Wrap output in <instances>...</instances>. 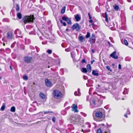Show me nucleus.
I'll use <instances>...</instances> for the list:
<instances>
[{
  "label": "nucleus",
  "instance_id": "nucleus-1",
  "mask_svg": "<svg viewBox=\"0 0 133 133\" xmlns=\"http://www.w3.org/2000/svg\"><path fill=\"white\" fill-rule=\"evenodd\" d=\"M34 19L33 15H30V16H26L24 17L23 20L25 24L29 22H32Z\"/></svg>",
  "mask_w": 133,
  "mask_h": 133
},
{
  "label": "nucleus",
  "instance_id": "nucleus-2",
  "mask_svg": "<svg viewBox=\"0 0 133 133\" xmlns=\"http://www.w3.org/2000/svg\"><path fill=\"white\" fill-rule=\"evenodd\" d=\"M95 116L97 118H95L94 119L97 121L100 122L103 120V118L102 117L103 115L101 112L97 111L95 114Z\"/></svg>",
  "mask_w": 133,
  "mask_h": 133
},
{
  "label": "nucleus",
  "instance_id": "nucleus-3",
  "mask_svg": "<svg viewBox=\"0 0 133 133\" xmlns=\"http://www.w3.org/2000/svg\"><path fill=\"white\" fill-rule=\"evenodd\" d=\"M52 95L54 97L57 99L61 98L62 96V94L60 91L57 90H54Z\"/></svg>",
  "mask_w": 133,
  "mask_h": 133
},
{
  "label": "nucleus",
  "instance_id": "nucleus-4",
  "mask_svg": "<svg viewBox=\"0 0 133 133\" xmlns=\"http://www.w3.org/2000/svg\"><path fill=\"white\" fill-rule=\"evenodd\" d=\"M90 102L91 104L92 103L93 105L96 107H99L101 105L100 101L98 100L96 101L95 99V98L92 99H91Z\"/></svg>",
  "mask_w": 133,
  "mask_h": 133
},
{
  "label": "nucleus",
  "instance_id": "nucleus-5",
  "mask_svg": "<svg viewBox=\"0 0 133 133\" xmlns=\"http://www.w3.org/2000/svg\"><path fill=\"white\" fill-rule=\"evenodd\" d=\"M81 26L77 23L74 24L71 27V29L72 30L75 29L76 31L79 30Z\"/></svg>",
  "mask_w": 133,
  "mask_h": 133
},
{
  "label": "nucleus",
  "instance_id": "nucleus-6",
  "mask_svg": "<svg viewBox=\"0 0 133 133\" xmlns=\"http://www.w3.org/2000/svg\"><path fill=\"white\" fill-rule=\"evenodd\" d=\"M62 19L63 20L66 21L68 24H71V18H69L68 17L64 16L62 17Z\"/></svg>",
  "mask_w": 133,
  "mask_h": 133
},
{
  "label": "nucleus",
  "instance_id": "nucleus-7",
  "mask_svg": "<svg viewBox=\"0 0 133 133\" xmlns=\"http://www.w3.org/2000/svg\"><path fill=\"white\" fill-rule=\"evenodd\" d=\"M90 40L91 44H93L95 43L96 41V37L94 34H92L91 37L90 38Z\"/></svg>",
  "mask_w": 133,
  "mask_h": 133
},
{
  "label": "nucleus",
  "instance_id": "nucleus-8",
  "mask_svg": "<svg viewBox=\"0 0 133 133\" xmlns=\"http://www.w3.org/2000/svg\"><path fill=\"white\" fill-rule=\"evenodd\" d=\"M7 39H11L13 38L12 33L11 31L8 32L7 34Z\"/></svg>",
  "mask_w": 133,
  "mask_h": 133
},
{
  "label": "nucleus",
  "instance_id": "nucleus-9",
  "mask_svg": "<svg viewBox=\"0 0 133 133\" xmlns=\"http://www.w3.org/2000/svg\"><path fill=\"white\" fill-rule=\"evenodd\" d=\"M14 33L16 35V36H18V37H22L21 36H19L21 34V32L20 30L18 29H16L14 32Z\"/></svg>",
  "mask_w": 133,
  "mask_h": 133
},
{
  "label": "nucleus",
  "instance_id": "nucleus-10",
  "mask_svg": "<svg viewBox=\"0 0 133 133\" xmlns=\"http://www.w3.org/2000/svg\"><path fill=\"white\" fill-rule=\"evenodd\" d=\"M32 58L31 57L26 56L24 57V61L26 63H30L32 61Z\"/></svg>",
  "mask_w": 133,
  "mask_h": 133
},
{
  "label": "nucleus",
  "instance_id": "nucleus-11",
  "mask_svg": "<svg viewBox=\"0 0 133 133\" xmlns=\"http://www.w3.org/2000/svg\"><path fill=\"white\" fill-rule=\"evenodd\" d=\"M72 108V110L74 111L75 112H78V111L77 109V105H75V104H73L72 106H71Z\"/></svg>",
  "mask_w": 133,
  "mask_h": 133
},
{
  "label": "nucleus",
  "instance_id": "nucleus-12",
  "mask_svg": "<svg viewBox=\"0 0 133 133\" xmlns=\"http://www.w3.org/2000/svg\"><path fill=\"white\" fill-rule=\"evenodd\" d=\"M45 82L46 85L47 86L50 87L51 86L52 84L51 82L48 79H45Z\"/></svg>",
  "mask_w": 133,
  "mask_h": 133
},
{
  "label": "nucleus",
  "instance_id": "nucleus-13",
  "mask_svg": "<svg viewBox=\"0 0 133 133\" xmlns=\"http://www.w3.org/2000/svg\"><path fill=\"white\" fill-rule=\"evenodd\" d=\"M116 52L115 51H114L110 54V56L112 57V58L115 59H117L118 58V57L117 55H116Z\"/></svg>",
  "mask_w": 133,
  "mask_h": 133
},
{
  "label": "nucleus",
  "instance_id": "nucleus-14",
  "mask_svg": "<svg viewBox=\"0 0 133 133\" xmlns=\"http://www.w3.org/2000/svg\"><path fill=\"white\" fill-rule=\"evenodd\" d=\"M75 18L76 21L78 22L81 19V17L79 16L78 14H76L75 15Z\"/></svg>",
  "mask_w": 133,
  "mask_h": 133
},
{
  "label": "nucleus",
  "instance_id": "nucleus-15",
  "mask_svg": "<svg viewBox=\"0 0 133 133\" xmlns=\"http://www.w3.org/2000/svg\"><path fill=\"white\" fill-rule=\"evenodd\" d=\"M80 90L78 89L77 91H76L74 92V94L76 96H80V95H81V93L80 92Z\"/></svg>",
  "mask_w": 133,
  "mask_h": 133
},
{
  "label": "nucleus",
  "instance_id": "nucleus-16",
  "mask_svg": "<svg viewBox=\"0 0 133 133\" xmlns=\"http://www.w3.org/2000/svg\"><path fill=\"white\" fill-rule=\"evenodd\" d=\"M87 67L88 71L89 72H91V68L90 64H88L87 66Z\"/></svg>",
  "mask_w": 133,
  "mask_h": 133
},
{
  "label": "nucleus",
  "instance_id": "nucleus-17",
  "mask_svg": "<svg viewBox=\"0 0 133 133\" xmlns=\"http://www.w3.org/2000/svg\"><path fill=\"white\" fill-rule=\"evenodd\" d=\"M79 39L81 42H83L84 41V38L82 36H79Z\"/></svg>",
  "mask_w": 133,
  "mask_h": 133
},
{
  "label": "nucleus",
  "instance_id": "nucleus-18",
  "mask_svg": "<svg viewBox=\"0 0 133 133\" xmlns=\"http://www.w3.org/2000/svg\"><path fill=\"white\" fill-rule=\"evenodd\" d=\"M92 74L94 76H97L99 75L98 73L97 72V71L93 70L92 72Z\"/></svg>",
  "mask_w": 133,
  "mask_h": 133
},
{
  "label": "nucleus",
  "instance_id": "nucleus-19",
  "mask_svg": "<svg viewBox=\"0 0 133 133\" xmlns=\"http://www.w3.org/2000/svg\"><path fill=\"white\" fill-rule=\"evenodd\" d=\"M39 96L41 98L43 99H44L45 98V95L42 93H40Z\"/></svg>",
  "mask_w": 133,
  "mask_h": 133
},
{
  "label": "nucleus",
  "instance_id": "nucleus-20",
  "mask_svg": "<svg viewBox=\"0 0 133 133\" xmlns=\"http://www.w3.org/2000/svg\"><path fill=\"white\" fill-rule=\"evenodd\" d=\"M5 104L3 103V104L1 108L0 109V110L1 111H3L5 109Z\"/></svg>",
  "mask_w": 133,
  "mask_h": 133
},
{
  "label": "nucleus",
  "instance_id": "nucleus-21",
  "mask_svg": "<svg viewBox=\"0 0 133 133\" xmlns=\"http://www.w3.org/2000/svg\"><path fill=\"white\" fill-rule=\"evenodd\" d=\"M17 16L19 19H21L22 18L21 14L20 12L18 13L17 14Z\"/></svg>",
  "mask_w": 133,
  "mask_h": 133
},
{
  "label": "nucleus",
  "instance_id": "nucleus-22",
  "mask_svg": "<svg viewBox=\"0 0 133 133\" xmlns=\"http://www.w3.org/2000/svg\"><path fill=\"white\" fill-rule=\"evenodd\" d=\"M10 111L12 112H15V107L14 106L12 107L10 109Z\"/></svg>",
  "mask_w": 133,
  "mask_h": 133
},
{
  "label": "nucleus",
  "instance_id": "nucleus-23",
  "mask_svg": "<svg viewBox=\"0 0 133 133\" xmlns=\"http://www.w3.org/2000/svg\"><path fill=\"white\" fill-rule=\"evenodd\" d=\"M82 71L84 73H86L88 72V71L86 68H82Z\"/></svg>",
  "mask_w": 133,
  "mask_h": 133
},
{
  "label": "nucleus",
  "instance_id": "nucleus-24",
  "mask_svg": "<svg viewBox=\"0 0 133 133\" xmlns=\"http://www.w3.org/2000/svg\"><path fill=\"white\" fill-rule=\"evenodd\" d=\"M128 90L127 89H126V88H125L124 89V91L123 93V94H128Z\"/></svg>",
  "mask_w": 133,
  "mask_h": 133
},
{
  "label": "nucleus",
  "instance_id": "nucleus-25",
  "mask_svg": "<svg viewBox=\"0 0 133 133\" xmlns=\"http://www.w3.org/2000/svg\"><path fill=\"white\" fill-rule=\"evenodd\" d=\"M59 20L60 22L61 23V24H63V26H66V24L65 22H63L62 21L61 19H59Z\"/></svg>",
  "mask_w": 133,
  "mask_h": 133
},
{
  "label": "nucleus",
  "instance_id": "nucleus-26",
  "mask_svg": "<svg viewBox=\"0 0 133 133\" xmlns=\"http://www.w3.org/2000/svg\"><path fill=\"white\" fill-rule=\"evenodd\" d=\"M105 21L107 22L108 23V15L107 14L106 12H105Z\"/></svg>",
  "mask_w": 133,
  "mask_h": 133
},
{
  "label": "nucleus",
  "instance_id": "nucleus-27",
  "mask_svg": "<svg viewBox=\"0 0 133 133\" xmlns=\"http://www.w3.org/2000/svg\"><path fill=\"white\" fill-rule=\"evenodd\" d=\"M114 9L115 10L117 11L118 10L119 8L118 6L116 5H114Z\"/></svg>",
  "mask_w": 133,
  "mask_h": 133
},
{
  "label": "nucleus",
  "instance_id": "nucleus-28",
  "mask_svg": "<svg viewBox=\"0 0 133 133\" xmlns=\"http://www.w3.org/2000/svg\"><path fill=\"white\" fill-rule=\"evenodd\" d=\"M65 7L64 6L62 8V9L61 11V13L62 14H63L65 12Z\"/></svg>",
  "mask_w": 133,
  "mask_h": 133
},
{
  "label": "nucleus",
  "instance_id": "nucleus-29",
  "mask_svg": "<svg viewBox=\"0 0 133 133\" xmlns=\"http://www.w3.org/2000/svg\"><path fill=\"white\" fill-rule=\"evenodd\" d=\"M97 133H103L102 130L101 128H99L97 130Z\"/></svg>",
  "mask_w": 133,
  "mask_h": 133
},
{
  "label": "nucleus",
  "instance_id": "nucleus-30",
  "mask_svg": "<svg viewBox=\"0 0 133 133\" xmlns=\"http://www.w3.org/2000/svg\"><path fill=\"white\" fill-rule=\"evenodd\" d=\"M71 57L73 59V61L75 59V54H72L71 53Z\"/></svg>",
  "mask_w": 133,
  "mask_h": 133
},
{
  "label": "nucleus",
  "instance_id": "nucleus-31",
  "mask_svg": "<svg viewBox=\"0 0 133 133\" xmlns=\"http://www.w3.org/2000/svg\"><path fill=\"white\" fill-rule=\"evenodd\" d=\"M23 78L24 80H27L28 79V76L26 75H24L23 76Z\"/></svg>",
  "mask_w": 133,
  "mask_h": 133
},
{
  "label": "nucleus",
  "instance_id": "nucleus-32",
  "mask_svg": "<svg viewBox=\"0 0 133 133\" xmlns=\"http://www.w3.org/2000/svg\"><path fill=\"white\" fill-rule=\"evenodd\" d=\"M47 52L49 54H51L52 53V51L50 49H48L47 50Z\"/></svg>",
  "mask_w": 133,
  "mask_h": 133
},
{
  "label": "nucleus",
  "instance_id": "nucleus-33",
  "mask_svg": "<svg viewBox=\"0 0 133 133\" xmlns=\"http://www.w3.org/2000/svg\"><path fill=\"white\" fill-rule=\"evenodd\" d=\"M90 33L89 32L87 33V35L85 36V37L87 38H88L90 37Z\"/></svg>",
  "mask_w": 133,
  "mask_h": 133
},
{
  "label": "nucleus",
  "instance_id": "nucleus-34",
  "mask_svg": "<svg viewBox=\"0 0 133 133\" xmlns=\"http://www.w3.org/2000/svg\"><path fill=\"white\" fill-rule=\"evenodd\" d=\"M19 10V8L18 4H17L16 5V10L18 11Z\"/></svg>",
  "mask_w": 133,
  "mask_h": 133
},
{
  "label": "nucleus",
  "instance_id": "nucleus-35",
  "mask_svg": "<svg viewBox=\"0 0 133 133\" xmlns=\"http://www.w3.org/2000/svg\"><path fill=\"white\" fill-rule=\"evenodd\" d=\"M106 68L108 69V70L110 71H112V70L110 69V67L109 66H106Z\"/></svg>",
  "mask_w": 133,
  "mask_h": 133
},
{
  "label": "nucleus",
  "instance_id": "nucleus-36",
  "mask_svg": "<svg viewBox=\"0 0 133 133\" xmlns=\"http://www.w3.org/2000/svg\"><path fill=\"white\" fill-rule=\"evenodd\" d=\"M124 42L125 45H128V43L127 42V40H126L125 39L124 40Z\"/></svg>",
  "mask_w": 133,
  "mask_h": 133
},
{
  "label": "nucleus",
  "instance_id": "nucleus-37",
  "mask_svg": "<svg viewBox=\"0 0 133 133\" xmlns=\"http://www.w3.org/2000/svg\"><path fill=\"white\" fill-rule=\"evenodd\" d=\"M52 121L54 123H55V122L56 118L55 117H53L52 119Z\"/></svg>",
  "mask_w": 133,
  "mask_h": 133
},
{
  "label": "nucleus",
  "instance_id": "nucleus-38",
  "mask_svg": "<svg viewBox=\"0 0 133 133\" xmlns=\"http://www.w3.org/2000/svg\"><path fill=\"white\" fill-rule=\"evenodd\" d=\"M44 112L45 114H48L49 113H53L52 111H44Z\"/></svg>",
  "mask_w": 133,
  "mask_h": 133
},
{
  "label": "nucleus",
  "instance_id": "nucleus-39",
  "mask_svg": "<svg viewBox=\"0 0 133 133\" xmlns=\"http://www.w3.org/2000/svg\"><path fill=\"white\" fill-rule=\"evenodd\" d=\"M21 48V49H23L24 48V46L23 44H21L20 45Z\"/></svg>",
  "mask_w": 133,
  "mask_h": 133
},
{
  "label": "nucleus",
  "instance_id": "nucleus-40",
  "mask_svg": "<svg viewBox=\"0 0 133 133\" xmlns=\"http://www.w3.org/2000/svg\"><path fill=\"white\" fill-rule=\"evenodd\" d=\"M126 114L128 115H129L130 114V112L129 110H127Z\"/></svg>",
  "mask_w": 133,
  "mask_h": 133
},
{
  "label": "nucleus",
  "instance_id": "nucleus-41",
  "mask_svg": "<svg viewBox=\"0 0 133 133\" xmlns=\"http://www.w3.org/2000/svg\"><path fill=\"white\" fill-rule=\"evenodd\" d=\"M105 133H111L110 131L108 129L106 131Z\"/></svg>",
  "mask_w": 133,
  "mask_h": 133
},
{
  "label": "nucleus",
  "instance_id": "nucleus-42",
  "mask_svg": "<svg viewBox=\"0 0 133 133\" xmlns=\"http://www.w3.org/2000/svg\"><path fill=\"white\" fill-rule=\"evenodd\" d=\"M16 42H14L13 44H12L11 45V47L12 48H13L14 47V45L15 44Z\"/></svg>",
  "mask_w": 133,
  "mask_h": 133
},
{
  "label": "nucleus",
  "instance_id": "nucleus-43",
  "mask_svg": "<svg viewBox=\"0 0 133 133\" xmlns=\"http://www.w3.org/2000/svg\"><path fill=\"white\" fill-rule=\"evenodd\" d=\"M82 63H86V61L85 59H83L82 61H81Z\"/></svg>",
  "mask_w": 133,
  "mask_h": 133
},
{
  "label": "nucleus",
  "instance_id": "nucleus-44",
  "mask_svg": "<svg viewBox=\"0 0 133 133\" xmlns=\"http://www.w3.org/2000/svg\"><path fill=\"white\" fill-rule=\"evenodd\" d=\"M27 41H28L29 42L30 40L29 39H25V43L26 44H28V43H27Z\"/></svg>",
  "mask_w": 133,
  "mask_h": 133
},
{
  "label": "nucleus",
  "instance_id": "nucleus-45",
  "mask_svg": "<svg viewBox=\"0 0 133 133\" xmlns=\"http://www.w3.org/2000/svg\"><path fill=\"white\" fill-rule=\"evenodd\" d=\"M107 126L108 127H110L111 126V124H107Z\"/></svg>",
  "mask_w": 133,
  "mask_h": 133
},
{
  "label": "nucleus",
  "instance_id": "nucleus-46",
  "mask_svg": "<svg viewBox=\"0 0 133 133\" xmlns=\"http://www.w3.org/2000/svg\"><path fill=\"white\" fill-rule=\"evenodd\" d=\"M88 15H89V18L90 19H91V16L90 15V14L89 13H88Z\"/></svg>",
  "mask_w": 133,
  "mask_h": 133
},
{
  "label": "nucleus",
  "instance_id": "nucleus-47",
  "mask_svg": "<svg viewBox=\"0 0 133 133\" xmlns=\"http://www.w3.org/2000/svg\"><path fill=\"white\" fill-rule=\"evenodd\" d=\"M83 78L84 79H87V77L86 76H84Z\"/></svg>",
  "mask_w": 133,
  "mask_h": 133
},
{
  "label": "nucleus",
  "instance_id": "nucleus-48",
  "mask_svg": "<svg viewBox=\"0 0 133 133\" xmlns=\"http://www.w3.org/2000/svg\"><path fill=\"white\" fill-rule=\"evenodd\" d=\"M118 68L119 69H121V65L120 64H119L118 65Z\"/></svg>",
  "mask_w": 133,
  "mask_h": 133
},
{
  "label": "nucleus",
  "instance_id": "nucleus-49",
  "mask_svg": "<svg viewBox=\"0 0 133 133\" xmlns=\"http://www.w3.org/2000/svg\"><path fill=\"white\" fill-rule=\"evenodd\" d=\"M95 62V60L94 59L91 62V64H92L93 63V62Z\"/></svg>",
  "mask_w": 133,
  "mask_h": 133
},
{
  "label": "nucleus",
  "instance_id": "nucleus-50",
  "mask_svg": "<svg viewBox=\"0 0 133 133\" xmlns=\"http://www.w3.org/2000/svg\"><path fill=\"white\" fill-rule=\"evenodd\" d=\"M65 51L66 52H69V50H68V49H65Z\"/></svg>",
  "mask_w": 133,
  "mask_h": 133
},
{
  "label": "nucleus",
  "instance_id": "nucleus-51",
  "mask_svg": "<svg viewBox=\"0 0 133 133\" xmlns=\"http://www.w3.org/2000/svg\"><path fill=\"white\" fill-rule=\"evenodd\" d=\"M92 22H93V21L91 19H90V20H89V22L90 23H92Z\"/></svg>",
  "mask_w": 133,
  "mask_h": 133
},
{
  "label": "nucleus",
  "instance_id": "nucleus-52",
  "mask_svg": "<svg viewBox=\"0 0 133 133\" xmlns=\"http://www.w3.org/2000/svg\"><path fill=\"white\" fill-rule=\"evenodd\" d=\"M109 38L110 39V41L111 40H112L113 39V38L112 37H109Z\"/></svg>",
  "mask_w": 133,
  "mask_h": 133
},
{
  "label": "nucleus",
  "instance_id": "nucleus-53",
  "mask_svg": "<svg viewBox=\"0 0 133 133\" xmlns=\"http://www.w3.org/2000/svg\"><path fill=\"white\" fill-rule=\"evenodd\" d=\"M91 51L93 53H94V52H95V51H94V49H92V50H91Z\"/></svg>",
  "mask_w": 133,
  "mask_h": 133
},
{
  "label": "nucleus",
  "instance_id": "nucleus-54",
  "mask_svg": "<svg viewBox=\"0 0 133 133\" xmlns=\"http://www.w3.org/2000/svg\"><path fill=\"white\" fill-rule=\"evenodd\" d=\"M127 114H125L124 115V116L125 117H127Z\"/></svg>",
  "mask_w": 133,
  "mask_h": 133
},
{
  "label": "nucleus",
  "instance_id": "nucleus-55",
  "mask_svg": "<svg viewBox=\"0 0 133 133\" xmlns=\"http://www.w3.org/2000/svg\"><path fill=\"white\" fill-rule=\"evenodd\" d=\"M111 42H112V43H114V42L113 39L112 40H111Z\"/></svg>",
  "mask_w": 133,
  "mask_h": 133
},
{
  "label": "nucleus",
  "instance_id": "nucleus-56",
  "mask_svg": "<svg viewBox=\"0 0 133 133\" xmlns=\"http://www.w3.org/2000/svg\"><path fill=\"white\" fill-rule=\"evenodd\" d=\"M10 68L11 70H12V67H11V66H10Z\"/></svg>",
  "mask_w": 133,
  "mask_h": 133
},
{
  "label": "nucleus",
  "instance_id": "nucleus-57",
  "mask_svg": "<svg viewBox=\"0 0 133 133\" xmlns=\"http://www.w3.org/2000/svg\"><path fill=\"white\" fill-rule=\"evenodd\" d=\"M108 43L110 45H111L110 43V42H108Z\"/></svg>",
  "mask_w": 133,
  "mask_h": 133
},
{
  "label": "nucleus",
  "instance_id": "nucleus-58",
  "mask_svg": "<svg viewBox=\"0 0 133 133\" xmlns=\"http://www.w3.org/2000/svg\"><path fill=\"white\" fill-rule=\"evenodd\" d=\"M69 30L68 29V28H66V31H68Z\"/></svg>",
  "mask_w": 133,
  "mask_h": 133
},
{
  "label": "nucleus",
  "instance_id": "nucleus-59",
  "mask_svg": "<svg viewBox=\"0 0 133 133\" xmlns=\"http://www.w3.org/2000/svg\"><path fill=\"white\" fill-rule=\"evenodd\" d=\"M65 112V111H62V112Z\"/></svg>",
  "mask_w": 133,
  "mask_h": 133
},
{
  "label": "nucleus",
  "instance_id": "nucleus-60",
  "mask_svg": "<svg viewBox=\"0 0 133 133\" xmlns=\"http://www.w3.org/2000/svg\"><path fill=\"white\" fill-rule=\"evenodd\" d=\"M2 79V77L1 76H0V79Z\"/></svg>",
  "mask_w": 133,
  "mask_h": 133
},
{
  "label": "nucleus",
  "instance_id": "nucleus-61",
  "mask_svg": "<svg viewBox=\"0 0 133 133\" xmlns=\"http://www.w3.org/2000/svg\"><path fill=\"white\" fill-rule=\"evenodd\" d=\"M3 45H5V44H4V43H3Z\"/></svg>",
  "mask_w": 133,
  "mask_h": 133
},
{
  "label": "nucleus",
  "instance_id": "nucleus-62",
  "mask_svg": "<svg viewBox=\"0 0 133 133\" xmlns=\"http://www.w3.org/2000/svg\"><path fill=\"white\" fill-rule=\"evenodd\" d=\"M61 71H63V70L62 69H61Z\"/></svg>",
  "mask_w": 133,
  "mask_h": 133
},
{
  "label": "nucleus",
  "instance_id": "nucleus-63",
  "mask_svg": "<svg viewBox=\"0 0 133 133\" xmlns=\"http://www.w3.org/2000/svg\"><path fill=\"white\" fill-rule=\"evenodd\" d=\"M81 131H83V130L82 129V130Z\"/></svg>",
  "mask_w": 133,
  "mask_h": 133
},
{
  "label": "nucleus",
  "instance_id": "nucleus-64",
  "mask_svg": "<svg viewBox=\"0 0 133 133\" xmlns=\"http://www.w3.org/2000/svg\"><path fill=\"white\" fill-rule=\"evenodd\" d=\"M102 125H104V124H102Z\"/></svg>",
  "mask_w": 133,
  "mask_h": 133
}]
</instances>
